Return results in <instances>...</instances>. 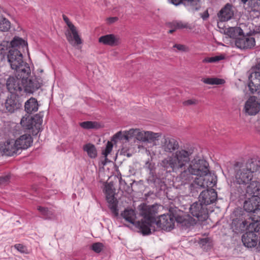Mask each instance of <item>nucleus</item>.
<instances>
[{
    "label": "nucleus",
    "mask_w": 260,
    "mask_h": 260,
    "mask_svg": "<svg viewBox=\"0 0 260 260\" xmlns=\"http://www.w3.org/2000/svg\"><path fill=\"white\" fill-rule=\"evenodd\" d=\"M189 213L193 217L201 221L206 220L208 217L207 208L200 201L196 202L190 205Z\"/></svg>",
    "instance_id": "7"
},
{
    "label": "nucleus",
    "mask_w": 260,
    "mask_h": 260,
    "mask_svg": "<svg viewBox=\"0 0 260 260\" xmlns=\"http://www.w3.org/2000/svg\"><path fill=\"white\" fill-rule=\"evenodd\" d=\"M254 217H250L248 220H242L238 218H236L233 220L232 224V228L236 233H239L240 232L244 231L245 230L247 231V228L250 223L253 221Z\"/></svg>",
    "instance_id": "17"
},
{
    "label": "nucleus",
    "mask_w": 260,
    "mask_h": 260,
    "mask_svg": "<svg viewBox=\"0 0 260 260\" xmlns=\"http://www.w3.org/2000/svg\"><path fill=\"white\" fill-rule=\"evenodd\" d=\"M203 180L199 177H197L188 185V189L192 196H197L198 193L202 189L205 188L203 184Z\"/></svg>",
    "instance_id": "23"
},
{
    "label": "nucleus",
    "mask_w": 260,
    "mask_h": 260,
    "mask_svg": "<svg viewBox=\"0 0 260 260\" xmlns=\"http://www.w3.org/2000/svg\"><path fill=\"white\" fill-rule=\"evenodd\" d=\"M145 169H147L149 171V174H151L152 176H154L155 174V164L152 162H150L149 161H147L145 164Z\"/></svg>",
    "instance_id": "43"
},
{
    "label": "nucleus",
    "mask_w": 260,
    "mask_h": 260,
    "mask_svg": "<svg viewBox=\"0 0 260 260\" xmlns=\"http://www.w3.org/2000/svg\"><path fill=\"white\" fill-rule=\"evenodd\" d=\"M24 107L26 112L31 114L38 110L39 104L35 98H31L25 102Z\"/></svg>",
    "instance_id": "28"
},
{
    "label": "nucleus",
    "mask_w": 260,
    "mask_h": 260,
    "mask_svg": "<svg viewBox=\"0 0 260 260\" xmlns=\"http://www.w3.org/2000/svg\"><path fill=\"white\" fill-rule=\"evenodd\" d=\"M11 178L10 174H6L0 176V187H3L7 185Z\"/></svg>",
    "instance_id": "41"
},
{
    "label": "nucleus",
    "mask_w": 260,
    "mask_h": 260,
    "mask_svg": "<svg viewBox=\"0 0 260 260\" xmlns=\"http://www.w3.org/2000/svg\"><path fill=\"white\" fill-rule=\"evenodd\" d=\"M14 247L19 251L22 253L25 252L26 247L21 244H17L14 245Z\"/></svg>",
    "instance_id": "48"
},
{
    "label": "nucleus",
    "mask_w": 260,
    "mask_h": 260,
    "mask_svg": "<svg viewBox=\"0 0 260 260\" xmlns=\"http://www.w3.org/2000/svg\"><path fill=\"white\" fill-rule=\"evenodd\" d=\"M224 59V55H220L210 57H206L203 60V63H213L217 62L219 61Z\"/></svg>",
    "instance_id": "40"
},
{
    "label": "nucleus",
    "mask_w": 260,
    "mask_h": 260,
    "mask_svg": "<svg viewBox=\"0 0 260 260\" xmlns=\"http://www.w3.org/2000/svg\"><path fill=\"white\" fill-rule=\"evenodd\" d=\"M160 136L159 133H155L150 131H142L139 140L144 142L152 143L158 140Z\"/></svg>",
    "instance_id": "26"
},
{
    "label": "nucleus",
    "mask_w": 260,
    "mask_h": 260,
    "mask_svg": "<svg viewBox=\"0 0 260 260\" xmlns=\"http://www.w3.org/2000/svg\"><path fill=\"white\" fill-rule=\"evenodd\" d=\"M248 87L252 93L260 87V62L252 69V72L249 76Z\"/></svg>",
    "instance_id": "9"
},
{
    "label": "nucleus",
    "mask_w": 260,
    "mask_h": 260,
    "mask_svg": "<svg viewBox=\"0 0 260 260\" xmlns=\"http://www.w3.org/2000/svg\"><path fill=\"white\" fill-rule=\"evenodd\" d=\"M162 147L165 151L171 153L178 149L179 144L174 138L165 137L162 142Z\"/></svg>",
    "instance_id": "21"
},
{
    "label": "nucleus",
    "mask_w": 260,
    "mask_h": 260,
    "mask_svg": "<svg viewBox=\"0 0 260 260\" xmlns=\"http://www.w3.org/2000/svg\"><path fill=\"white\" fill-rule=\"evenodd\" d=\"M195 219H192V218L190 219V220L189 221V225H193L196 223Z\"/></svg>",
    "instance_id": "54"
},
{
    "label": "nucleus",
    "mask_w": 260,
    "mask_h": 260,
    "mask_svg": "<svg viewBox=\"0 0 260 260\" xmlns=\"http://www.w3.org/2000/svg\"><path fill=\"white\" fill-rule=\"evenodd\" d=\"M198 103V101L196 99H189L183 102V104L184 106H189L196 105Z\"/></svg>",
    "instance_id": "46"
},
{
    "label": "nucleus",
    "mask_w": 260,
    "mask_h": 260,
    "mask_svg": "<svg viewBox=\"0 0 260 260\" xmlns=\"http://www.w3.org/2000/svg\"><path fill=\"white\" fill-rule=\"evenodd\" d=\"M159 223L162 229L170 231L174 229L175 219L173 216L169 214L161 215L159 219Z\"/></svg>",
    "instance_id": "18"
},
{
    "label": "nucleus",
    "mask_w": 260,
    "mask_h": 260,
    "mask_svg": "<svg viewBox=\"0 0 260 260\" xmlns=\"http://www.w3.org/2000/svg\"><path fill=\"white\" fill-rule=\"evenodd\" d=\"M42 84V78H30L28 82H22V80L15 75L9 77L6 83L7 88L11 93L20 92L24 89L25 92L31 93L40 88Z\"/></svg>",
    "instance_id": "3"
},
{
    "label": "nucleus",
    "mask_w": 260,
    "mask_h": 260,
    "mask_svg": "<svg viewBox=\"0 0 260 260\" xmlns=\"http://www.w3.org/2000/svg\"><path fill=\"white\" fill-rule=\"evenodd\" d=\"M99 42L106 45L114 46L120 43L119 37L113 34H109L101 36L99 39Z\"/></svg>",
    "instance_id": "22"
},
{
    "label": "nucleus",
    "mask_w": 260,
    "mask_h": 260,
    "mask_svg": "<svg viewBox=\"0 0 260 260\" xmlns=\"http://www.w3.org/2000/svg\"><path fill=\"white\" fill-rule=\"evenodd\" d=\"M241 2L244 5H247L249 7H252L254 5L252 0H240Z\"/></svg>",
    "instance_id": "49"
},
{
    "label": "nucleus",
    "mask_w": 260,
    "mask_h": 260,
    "mask_svg": "<svg viewBox=\"0 0 260 260\" xmlns=\"http://www.w3.org/2000/svg\"><path fill=\"white\" fill-rule=\"evenodd\" d=\"M260 172V161L256 158L249 159L245 164H242L237 169L236 181L239 184H248L253 177V174Z\"/></svg>",
    "instance_id": "4"
},
{
    "label": "nucleus",
    "mask_w": 260,
    "mask_h": 260,
    "mask_svg": "<svg viewBox=\"0 0 260 260\" xmlns=\"http://www.w3.org/2000/svg\"><path fill=\"white\" fill-rule=\"evenodd\" d=\"M217 197V192L215 189L204 190L201 192L199 196V201L205 206L213 203L216 201Z\"/></svg>",
    "instance_id": "14"
},
{
    "label": "nucleus",
    "mask_w": 260,
    "mask_h": 260,
    "mask_svg": "<svg viewBox=\"0 0 260 260\" xmlns=\"http://www.w3.org/2000/svg\"><path fill=\"white\" fill-rule=\"evenodd\" d=\"M174 48H176L178 50L180 51H185L186 47L181 44H175L173 46Z\"/></svg>",
    "instance_id": "51"
},
{
    "label": "nucleus",
    "mask_w": 260,
    "mask_h": 260,
    "mask_svg": "<svg viewBox=\"0 0 260 260\" xmlns=\"http://www.w3.org/2000/svg\"><path fill=\"white\" fill-rule=\"evenodd\" d=\"M203 82L209 85H221L224 83V80L217 78H207L203 79Z\"/></svg>",
    "instance_id": "36"
},
{
    "label": "nucleus",
    "mask_w": 260,
    "mask_h": 260,
    "mask_svg": "<svg viewBox=\"0 0 260 260\" xmlns=\"http://www.w3.org/2000/svg\"><path fill=\"white\" fill-rule=\"evenodd\" d=\"M245 111L249 115H255L260 110V103L255 96H250L246 102Z\"/></svg>",
    "instance_id": "13"
},
{
    "label": "nucleus",
    "mask_w": 260,
    "mask_h": 260,
    "mask_svg": "<svg viewBox=\"0 0 260 260\" xmlns=\"http://www.w3.org/2000/svg\"><path fill=\"white\" fill-rule=\"evenodd\" d=\"M7 58L8 62L12 70L16 69L19 65L25 62L23 60L21 50H19L18 49H10Z\"/></svg>",
    "instance_id": "11"
},
{
    "label": "nucleus",
    "mask_w": 260,
    "mask_h": 260,
    "mask_svg": "<svg viewBox=\"0 0 260 260\" xmlns=\"http://www.w3.org/2000/svg\"><path fill=\"white\" fill-rule=\"evenodd\" d=\"M126 135H127L129 141L133 137H136L137 139L139 140V137H141V134L142 132L139 129L137 128H132L129 131H125Z\"/></svg>",
    "instance_id": "37"
},
{
    "label": "nucleus",
    "mask_w": 260,
    "mask_h": 260,
    "mask_svg": "<svg viewBox=\"0 0 260 260\" xmlns=\"http://www.w3.org/2000/svg\"><path fill=\"white\" fill-rule=\"evenodd\" d=\"M11 27L10 22L6 18H2L0 20V31H8Z\"/></svg>",
    "instance_id": "39"
},
{
    "label": "nucleus",
    "mask_w": 260,
    "mask_h": 260,
    "mask_svg": "<svg viewBox=\"0 0 260 260\" xmlns=\"http://www.w3.org/2000/svg\"><path fill=\"white\" fill-rule=\"evenodd\" d=\"M83 149L87 152L88 156L91 158H94L97 156V151L95 146L91 143H87L83 147Z\"/></svg>",
    "instance_id": "32"
},
{
    "label": "nucleus",
    "mask_w": 260,
    "mask_h": 260,
    "mask_svg": "<svg viewBox=\"0 0 260 260\" xmlns=\"http://www.w3.org/2000/svg\"><path fill=\"white\" fill-rule=\"evenodd\" d=\"M104 248V245L100 242H96L92 244L91 249L96 253L101 252Z\"/></svg>",
    "instance_id": "42"
},
{
    "label": "nucleus",
    "mask_w": 260,
    "mask_h": 260,
    "mask_svg": "<svg viewBox=\"0 0 260 260\" xmlns=\"http://www.w3.org/2000/svg\"><path fill=\"white\" fill-rule=\"evenodd\" d=\"M140 214L142 218L137 221H135L136 215L133 209H125L121 213V216L126 221L135 225L143 235H148L151 233V230H154L155 225L158 224V222L150 207L143 208Z\"/></svg>",
    "instance_id": "2"
},
{
    "label": "nucleus",
    "mask_w": 260,
    "mask_h": 260,
    "mask_svg": "<svg viewBox=\"0 0 260 260\" xmlns=\"http://www.w3.org/2000/svg\"><path fill=\"white\" fill-rule=\"evenodd\" d=\"M254 38L245 36L244 33L240 37L235 40L236 46L240 49H246L251 48L255 45Z\"/></svg>",
    "instance_id": "15"
},
{
    "label": "nucleus",
    "mask_w": 260,
    "mask_h": 260,
    "mask_svg": "<svg viewBox=\"0 0 260 260\" xmlns=\"http://www.w3.org/2000/svg\"><path fill=\"white\" fill-rule=\"evenodd\" d=\"M234 16V11L232 6L227 4L224 8L221 9L218 14V16L221 21H227L230 20Z\"/></svg>",
    "instance_id": "24"
},
{
    "label": "nucleus",
    "mask_w": 260,
    "mask_h": 260,
    "mask_svg": "<svg viewBox=\"0 0 260 260\" xmlns=\"http://www.w3.org/2000/svg\"><path fill=\"white\" fill-rule=\"evenodd\" d=\"M37 209L41 213L42 217L45 219L54 220L56 219L54 210L42 206H38Z\"/></svg>",
    "instance_id": "29"
},
{
    "label": "nucleus",
    "mask_w": 260,
    "mask_h": 260,
    "mask_svg": "<svg viewBox=\"0 0 260 260\" xmlns=\"http://www.w3.org/2000/svg\"><path fill=\"white\" fill-rule=\"evenodd\" d=\"M20 124L24 129L30 130L33 128L34 121L32 117H23L21 120Z\"/></svg>",
    "instance_id": "34"
},
{
    "label": "nucleus",
    "mask_w": 260,
    "mask_h": 260,
    "mask_svg": "<svg viewBox=\"0 0 260 260\" xmlns=\"http://www.w3.org/2000/svg\"><path fill=\"white\" fill-rule=\"evenodd\" d=\"M208 16H209V15H208V14H207V16L206 17H203V19H205L206 18H207Z\"/></svg>",
    "instance_id": "56"
},
{
    "label": "nucleus",
    "mask_w": 260,
    "mask_h": 260,
    "mask_svg": "<svg viewBox=\"0 0 260 260\" xmlns=\"http://www.w3.org/2000/svg\"><path fill=\"white\" fill-rule=\"evenodd\" d=\"M80 126L84 129H98L100 127V124L96 121H86L80 123Z\"/></svg>",
    "instance_id": "33"
},
{
    "label": "nucleus",
    "mask_w": 260,
    "mask_h": 260,
    "mask_svg": "<svg viewBox=\"0 0 260 260\" xmlns=\"http://www.w3.org/2000/svg\"><path fill=\"white\" fill-rule=\"evenodd\" d=\"M199 0H171V2L174 5L177 6L182 2L185 5L196 6L197 5Z\"/></svg>",
    "instance_id": "38"
},
{
    "label": "nucleus",
    "mask_w": 260,
    "mask_h": 260,
    "mask_svg": "<svg viewBox=\"0 0 260 260\" xmlns=\"http://www.w3.org/2000/svg\"><path fill=\"white\" fill-rule=\"evenodd\" d=\"M260 198L258 197H249L244 203V209L248 212H252L255 220H260Z\"/></svg>",
    "instance_id": "8"
},
{
    "label": "nucleus",
    "mask_w": 260,
    "mask_h": 260,
    "mask_svg": "<svg viewBox=\"0 0 260 260\" xmlns=\"http://www.w3.org/2000/svg\"><path fill=\"white\" fill-rule=\"evenodd\" d=\"M27 43L22 39L15 37L11 42V49L16 48L20 50L21 49H24L27 48Z\"/></svg>",
    "instance_id": "30"
},
{
    "label": "nucleus",
    "mask_w": 260,
    "mask_h": 260,
    "mask_svg": "<svg viewBox=\"0 0 260 260\" xmlns=\"http://www.w3.org/2000/svg\"><path fill=\"white\" fill-rule=\"evenodd\" d=\"M42 117L43 116L40 114H37L34 118H32V119H33L34 122H35L36 124H41L43 120Z\"/></svg>",
    "instance_id": "47"
},
{
    "label": "nucleus",
    "mask_w": 260,
    "mask_h": 260,
    "mask_svg": "<svg viewBox=\"0 0 260 260\" xmlns=\"http://www.w3.org/2000/svg\"><path fill=\"white\" fill-rule=\"evenodd\" d=\"M0 149L4 153L8 156H12L19 154L18 148L16 147L15 140L13 139L8 140L3 144L1 145Z\"/></svg>",
    "instance_id": "16"
},
{
    "label": "nucleus",
    "mask_w": 260,
    "mask_h": 260,
    "mask_svg": "<svg viewBox=\"0 0 260 260\" xmlns=\"http://www.w3.org/2000/svg\"><path fill=\"white\" fill-rule=\"evenodd\" d=\"M117 19H118V18L116 17H110L108 19V21L109 23H114L115 21H116L117 20Z\"/></svg>",
    "instance_id": "53"
},
{
    "label": "nucleus",
    "mask_w": 260,
    "mask_h": 260,
    "mask_svg": "<svg viewBox=\"0 0 260 260\" xmlns=\"http://www.w3.org/2000/svg\"><path fill=\"white\" fill-rule=\"evenodd\" d=\"M209 242V239L208 238H203V239H201L200 241V244L202 245H206L207 243H208Z\"/></svg>",
    "instance_id": "52"
},
{
    "label": "nucleus",
    "mask_w": 260,
    "mask_h": 260,
    "mask_svg": "<svg viewBox=\"0 0 260 260\" xmlns=\"http://www.w3.org/2000/svg\"><path fill=\"white\" fill-rule=\"evenodd\" d=\"M193 149L177 150L171 156L164 159L161 165L166 169H171L173 172L181 171L179 178L182 184H185L192 180L193 175L202 176L209 172L207 161L193 156Z\"/></svg>",
    "instance_id": "1"
},
{
    "label": "nucleus",
    "mask_w": 260,
    "mask_h": 260,
    "mask_svg": "<svg viewBox=\"0 0 260 260\" xmlns=\"http://www.w3.org/2000/svg\"><path fill=\"white\" fill-rule=\"evenodd\" d=\"M172 28L171 29H170L169 31V33H170V34H172L173 33V32H174L175 31L176 29H177L176 28H175V27L174 26H173V25L172 26Z\"/></svg>",
    "instance_id": "55"
},
{
    "label": "nucleus",
    "mask_w": 260,
    "mask_h": 260,
    "mask_svg": "<svg viewBox=\"0 0 260 260\" xmlns=\"http://www.w3.org/2000/svg\"><path fill=\"white\" fill-rule=\"evenodd\" d=\"M173 26H174L176 29L190 28L188 23H183L181 21L175 22L173 23Z\"/></svg>",
    "instance_id": "44"
},
{
    "label": "nucleus",
    "mask_w": 260,
    "mask_h": 260,
    "mask_svg": "<svg viewBox=\"0 0 260 260\" xmlns=\"http://www.w3.org/2000/svg\"><path fill=\"white\" fill-rule=\"evenodd\" d=\"M127 135L125 131L124 132H119L117 133L113 138V141L117 142L118 140L122 141V142H127L129 141V140L127 137Z\"/></svg>",
    "instance_id": "35"
},
{
    "label": "nucleus",
    "mask_w": 260,
    "mask_h": 260,
    "mask_svg": "<svg viewBox=\"0 0 260 260\" xmlns=\"http://www.w3.org/2000/svg\"><path fill=\"white\" fill-rule=\"evenodd\" d=\"M7 48L3 44H0V56H4L6 53Z\"/></svg>",
    "instance_id": "50"
},
{
    "label": "nucleus",
    "mask_w": 260,
    "mask_h": 260,
    "mask_svg": "<svg viewBox=\"0 0 260 260\" xmlns=\"http://www.w3.org/2000/svg\"><path fill=\"white\" fill-rule=\"evenodd\" d=\"M104 192L106 194V200L108 203V207L115 217L118 215L117 208L118 201L114 196L113 185L111 183H108L105 185Z\"/></svg>",
    "instance_id": "6"
},
{
    "label": "nucleus",
    "mask_w": 260,
    "mask_h": 260,
    "mask_svg": "<svg viewBox=\"0 0 260 260\" xmlns=\"http://www.w3.org/2000/svg\"><path fill=\"white\" fill-rule=\"evenodd\" d=\"M21 107V104L18 101L15 95H11L6 101L5 107L7 112L9 113H14Z\"/></svg>",
    "instance_id": "20"
},
{
    "label": "nucleus",
    "mask_w": 260,
    "mask_h": 260,
    "mask_svg": "<svg viewBox=\"0 0 260 260\" xmlns=\"http://www.w3.org/2000/svg\"><path fill=\"white\" fill-rule=\"evenodd\" d=\"M15 76L22 80L23 82H28L30 78L34 79L36 78H41L40 76L31 75V70L29 64L25 62L18 68L14 69Z\"/></svg>",
    "instance_id": "10"
},
{
    "label": "nucleus",
    "mask_w": 260,
    "mask_h": 260,
    "mask_svg": "<svg viewBox=\"0 0 260 260\" xmlns=\"http://www.w3.org/2000/svg\"><path fill=\"white\" fill-rule=\"evenodd\" d=\"M249 223L247 231L242 237L244 245L248 248H252L256 246L258 238L259 237L260 220H255Z\"/></svg>",
    "instance_id": "5"
},
{
    "label": "nucleus",
    "mask_w": 260,
    "mask_h": 260,
    "mask_svg": "<svg viewBox=\"0 0 260 260\" xmlns=\"http://www.w3.org/2000/svg\"><path fill=\"white\" fill-rule=\"evenodd\" d=\"M18 152L21 149H26L30 147L33 142L30 134H24L15 140Z\"/></svg>",
    "instance_id": "19"
},
{
    "label": "nucleus",
    "mask_w": 260,
    "mask_h": 260,
    "mask_svg": "<svg viewBox=\"0 0 260 260\" xmlns=\"http://www.w3.org/2000/svg\"><path fill=\"white\" fill-rule=\"evenodd\" d=\"M62 17L71 31V32H69L67 34L68 41L73 45L81 44L82 41L78 34L76 27L70 22L69 19L66 15H63Z\"/></svg>",
    "instance_id": "12"
},
{
    "label": "nucleus",
    "mask_w": 260,
    "mask_h": 260,
    "mask_svg": "<svg viewBox=\"0 0 260 260\" xmlns=\"http://www.w3.org/2000/svg\"><path fill=\"white\" fill-rule=\"evenodd\" d=\"M243 30L239 27H232L227 29L226 34L230 37L236 40L243 34Z\"/></svg>",
    "instance_id": "31"
},
{
    "label": "nucleus",
    "mask_w": 260,
    "mask_h": 260,
    "mask_svg": "<svg viewBox=\"0 0 260 260\" xmlns=\"http://www.w3.org/2000/svg\"><path fill=\"white\" fill-rule=\"evenodd\" d=\"M113 148V144L112 142L108 141L105 151L103 152V154L105 155V157H107V155L111 152Z\"/></svg>",
    "instance_id": "45"
},
{
    "label": "nucleus",
    "mask_w": 260,
    "mask_h": 260,
    "mask_svg": "<svg viewBox=\"0 0 260 260\" xmlns=\"http://www.w3.org/2000/svg\"><path fill=\"white\" fill-rule=\"evenodd\" d=\"M199 178H202L204 180L203 184L204 185V187L205 188L206 187L212 188L216 184V177L211 175L210 173H209V172L206 175L200 176Z\"/></svg>",
    "instance_id": "27"
},
{
    "label": "nucleus",
    "mask_w": 260,
    "mask_h": 260,
    "mask_svg": "<svg viewBox=\"0 0 260 260\" xmlns=\"http://www.w3.org/2000/svg\"><path fill=\"white\" fill-rule=\"evenodd\" d=\"M246 196L252 197H258L260 194V183L257 181H253L250 182L247 187L246 190Z\"/></svg>",
    "instance_id": "25"
}]
</instances>
